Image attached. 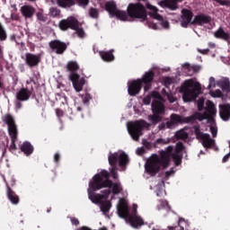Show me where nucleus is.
<instances>
[{
    "mask_svg": "<svg viewBox=\"0 0 230 230\" xmlns=\"http://www.w3.org/2000/svg\"><path fill=\"white\" fill-rule=\"evenodd\" d=\"M182 150H184V144H182V142H178L174 152L172 146H169L165 150L160 151V155H152L146 164L147 173L155 175L156 173H159L161 168L166 170V168L170 166L171 158H172L175 166H180L182 163Z\"/></svg>",
    "mask_w": 230,
    "mask_h": 230,
    "instance_id": "1",
    "label": "nucleus"
},
{
    "mask_svg": "<svg viewBox=\"0 0 230 230\" xmlns=\"http://www.w3.org/2000/svg\"><path fill=\"white\" fill-rule=\"evenodd\" d=\"M151 108L153 114L147 116L150 123L145 119H139L128 125V131L133 141H139V138L143 136L144 128H150L152 125L155 127V125L163 121V118L166 114L164 103L161 101L154 100Z\"/></svg>",
    "mask_w": 230,
    "mask_h": 230,
    "instance_id": "2",
    "label": "nucleus"
},
{
    "mask_svg": "<svg viewBox=\"0 0 230 230\" xmlns=\"http://www.w3.org/2000/svg\"><path fill=\"white\" fill-rule=\"evenodd\" d=\"M111 173L107 170H102L99 173L93 177V181H90V188L93 191H98L102 188H111L113 195H119L123 191L120 182H112L110 180Z\"/></svg>",
    "mask_w": 230,
    "mask_h": 230,
    "instance_id": "3",
    "label": "nucleus"
},
{
    "mask_svg": "<svg viewBox=\"0 0 230 230\" xmlns=\"http://www.w3.org/2000/svg\"><path fill=\"white\" fill-rule=\"evenodd\" d=\"M201 91L202 86L199 83L193 81V79L186 80L180 87V93L183 94V102H193L197 100Z\"/></svg>",
    "mask_w": 230,
    "mask_h": 230,
    "instance_id": "4",
    "label": "nucleus"
},
{
    "mask_svg": "<svg viewBox=\"0 0 230 230\" xmlns=\"http://www.w3.org/2000/svg\"><path fill=\"white\" fill-rule=\"evenodd\" d=\"M205 112L200 113L199 111L194 112L192 115L189 117H183V123H195L198 121H202L204 119H213L214 116H217V108L215 107V103L213 102L208 100L206 102Z\"/></svg>",
    "mask_w": 230,
    "mask_h": 230,
    "instance_id": "5",
    "label": "nucleus"
},
{
    "mask_svg": "<svg viewBox=\"0 0 230 230\" xmlns=\"http://www.w3.org/2000/svg\"><path fill=\"white\" fill-rule=\"evenodd\" d=\"M108 161L111 166L109 173L115 181H118V163L119 166L124 168L128 164V155L125 153H113L109 155Z\"/></svg>",
    "mask_w": 230,
    "mask_h": 230,
    "instance_id": "6",
    "label": "nucleus"
},
{
    "mask_svg": "<svg viewBox=\"0 0 230 230\" xmlns=\"http://www.w3.org/2000/svg\"><path fill=\"white\" fill-rule=\"evenodd\" d=\"M118 215L120 218H125L128 224H130L131 227L137 229V227H141V226H145V221L141 217L137 215H130L128 212V206L122 202L120 206L118 208Z\"/></svg>",
    "mask_w": 230,
    "mask_h": 230,
    "instance_id": "7",
    "label": "nucleus"
},
{
    "mask_svg": "<svg viewBox=\"0 0 230 230\" xmlns=\"http://www.w3.org/2000/svg\"><path fill=\"white\" fill-rule=\"evenodd\" d=\"M3 121L7 125L8 127V134L11 137V146L9 150H17V146L15 143H17L19 131L17 130V124H15V119H13V116L12 114L7 113L3 117Z\"/></svg>",
    "mask_w": 230,
    "mask_h": 230,
    "instance_id": "8",
    "label": "nucleus"
},
{
    "mask_svg": "<svg viewBox=\"0 0 230 230\" xmlns=\"http://www.w3.org/2000/svg\"><path fill=\"white\" fill-rule=\"evenodd\" d=\"M127 15L131 19H141V21H146V9L141 3H131L128 5Z\"/></svg>",
    "mask_w": 230,
    "mask_h": 230,
    "instance_id": "9",
    "label": "nucleus"
},
{
    "mask_svg": "<svg viewBox=\"0 0 230 230\" xmlns=\"http://www.w3.org/2000/svg\"><path fill=\"white\" fill-rule=\"evenodd\" d=\"M105 10L111 17H117L119 21H128V15L127 12L118 9L115 1H109L105 3Z\"/></svg>",
    "mask_w": 230,
    "mask_h": 230,
    "instance_id": "10",
    "label": "nucleus"
},
{
    "mask_svg": "<svg viewBox=\"0 0 230 230\" xmlns=\"http://www.w3.org/2000/svg\"><path fill=\"white\" fill-rule=\"evenodd\" d=\"M192 128L197 139H201L203 146L205 148H211L213 145V139H211V136L208 133H203L200 131V125L193 126Z\"/></svg>",
    "mask_w": 230,
    "mask_h": 230,
    "instance_id": "11",
    "label": "nucleus"
},
{
    "mask_svg": "<svg viewBox=\"0 0 230 230\" xmlns=\"http://www.w3.org/2000/svg\"><path fill=\"white\" fill-rule=\"evenodd\" d=\"M31 97V92L27 88H21L16 93V102H14V107L16 111H21L22 109V102H28Z\"/></svg>",
    "mask_w": 230,
    "mask_h": 230,
    "instance_id": "12",
    "label": "nucleus"
},
{
    "mask_svg": "<svg viewBox=\"0 0 230 230\" xmlns=\"http://www.w3.org/2000/svg\"><path fill=\"white\" fill-rule=\"evenodd\" d=\"M80 22L75 16H69L67 19H63L58 23V28L62 31H66V30H76L78 28Z\"/></svg>",
    "mask_w": 230,
    "mask_h": 230,
    "instance_id": "13",
    "label": "nucleus"
},
{
    "mask_svg": "<svg viewBox=\"0 0 230 230\" xmlns=\"http://www.w3.org/2000/svg\"><path fill=\"white\" fill-rule=\"evenodd\" d=\"M80 22L75 16H69L67 19H63L58 23V28L62 31H66V30H76L78 28Z\"/></svg>",
    "mask_w": 230,
    "mask_h": 230,
    "instance_id": "14",
    "label": "nucleus"
},
{
    "mask_svg": "<svg viewBox=\"0 0 230 230\" xmlns=\"http://www.w3.org/2000/svg\"><path fill=\"white\" fill-rule=\"evenodd\" d=\"M42 57L40 54H33V53H26L25 54V64L30 67L31 69L33 67H39V65L41 62Z\"/></svg>",
    "mask_w": 230,
    "mask_h": 230,
    "instance_id": "15",
    "label": "nucleus"
},
{
    "mask_svg": "<svg viewBox=\"0 0 230 230\" xmlns=\"http://www.w3.org/2000/svg\"><path fill=\"white\" fill-rule=\"evenodd\" d=\"M69 80L72 82L73 87L76 93H80V91L84 89V85H85V78H80V75L76 73H70Z\"/></svg>",
    "mask_w": 230,
    "mask_h": 230,
    "instance_id": "16",
    "label": "nucleus"
},
{
    "mask_svg": "<svg viewBox=\"0 0 230 230\" xmlns=\"http://www.w3.org/2000/svg\"><path fill=\"white\" fill-rule=\"evenodd\" d=\"M154 78H155V73L154 70H150L146 72L141 79H138L140 84H144V91H150Z\"/></svg>",
    "mask_w": 230,
    "mask_h": 230,
    "instance_id": "17",
    "label": "nucleus"
},
{
    "mask_svg": "<svg viewBox=\"0 0 230 230\" xmlns=\"http://www.w3.org/2000/svg\"><path fill=\"white\" fill-rule=\"evenodd\" d=\"M49 46L57 55H64L66 49H67V45L58 40H51L49 43Z\"/></svg>",
    "mask_w": 230,
    "mask_h": 230,
    "instance_id": "18",
    "label": "nucleus"
},
{
    "mask_svg": "<svg viewBox=\"0 0 230 230\" xmlns=\"http://www.w3.org/2000/svg\"><path fill=\"white\" fill-rule=\"evenodd\" d=\"M143 88V84L137 79L131 82L128 86V93L129 96H136L141 93V89Z\"/></svg>",
    "mask_w": 230,
    "mask_h": 230,
    "instance_id": "19",
    "label": "nucleus"
},
{
    "mask_svg": "<svg viewBox=\"0 0 230 230\" xmlns=\"http://www.w3.org/2000/svg\"><path fill=\"white\" fill-rule=\"evenodd\" d=\"M209 22H211V16L200 13L194 17L191 24L197 26H204V24H209Z\"/></svg>",
    "mask_w": 230,
    "mask_h": 230,
    "instance_id": "20",
    "label": "nucleus"
},
{
    "mask_svg": "<svg viewBox=\"0 0 230 230\" xmlns=\"http://www.w3.org/2000/svg\"><path fill=\"white\" fill-rule=\"evenodd\" d=\"M193 13L190 10L183 9L181 10V27L188 28L189 24H191L193 21Z\"/></svg>",
    "mask_w": 230,
    "mask_h": 230,
    "instance_id": "21",
    "label": "nucleus"
},
{
    "mask_svg": "<svg viewBox=\"0 0 230 230\" xmlns=\"http://www.w3.org/2000/svg\"><path fill=\"white\" fill-rule=\"evenodd\" d=\"M6 197L8 200L11 201V204H13L14 206H17L19 202H21V199L19 198V195L10 188V185H6Z\"/></svg>",
    "mask_w": 230,
    "mask_h": 230,
    "instance_id": "22",
    "label": "nucleus"
},
{
    "mask_svg": "<svg viewBox=\"0 0 230 230\" xmlns=\"http://www.w3.org/2000/svg\"><path fill=\"white\" fill-rule=\"evenodd\" d=\"M94 190L91 188V182H89V189H88V197L89 199L93 202V204H100L102 202V199H104V196L102 194H94Z\"/></svg>",
    "mask_w": 230,
    "mask_h": 230,
    "instance_id": "23",
    "label": "nucleus"
},
{
    "mask_svg": "<svg viewBox=\"0 0 230 230\" xmlns=\"http://www.w3.org/2000/svg\"><path fill=\"white\" fill-rule=\"evenodd\" d=\"M219 116L223 121H229L230 119V104H223L219 106Z\"/></svg>",
    "mask_w": 230,
    "mask_h": 230,
    "instance_id": "24",
    "label": "nucleus"
},
{
    "mask_svg": "<svg viewBox=\"0 0 230 230\" xmlns=\"http://www.w3.org/2000/svg\"><path fill=\"white\" fill-rule=\"evenodd\" d=\"M20 150L26 155L27 157L33 154L35 148L33 147V145L30 143L29 141L23 142L22 145H20Z\"/></svg>",
    "mask_w": 230,
    "mask_h": 230,
    "instance_id": "25",
    "label": "nucleus"
},
{
    "mask_svg": "<svg viewBox=\"0 0 230 230\" xmlns=\"http://www.w3.org/2000/svg\"><path fill=\"white\" fill-rule=\"evenodd\" d=\"M21 13L25 19H31V17L35 15V7L31 5H23L21 7Z\"/></svg>",
    "mask_w": 230,
    "mask_h": 230,
    "instance_id": "26",
    "label": "nucleus"
},
{
    "mask_svg": "<svg viewBox=\"0 0 230 230\" xmlns=\"http://www.w3.org/2000/svg\"><path fill=\"white\" fill-rule=\"evenodd\" d=\"M182 67L188 75V76H193L196 73H199L200 71V66H190V63H184L182 65Z\"/></svg>",
    "mask_w": 230,
    "mask_h": 230,
    "instance_id": "27",
    "label": "nucleus"
},
{
    "mask_svg": "<svg viewBox=\"0 0 230 230\" xmlns=\"http://www.w3.org/2000/svg\"><path fill=\"white\" fill-rule=\"evenodd\" d=\"M146 8L150 11L149 15H151L153 19H155L156 21L160 22L163 21V17L161 16V14L157 13V7L152 5L150 3H146Z\"/></svg>",
    "mask_w": 230,
    "mask_h": 230,
    "instance_id": "28",
    "label": "nucleus"
},
{
    "mask_svg": "<svg viewBox=\"0 0 230 230\" xmlns=\"http://www.w3.org/2000/svg\"><path fill=\"white\" fill-rule=\"evenodd\" d=\"M184 0H164L160 2V6L164 8H170V10L177 9V3H182Z\"/></svg>",
    "mask_w": 230,
    "mask_h": 230,
    "instance_id": "29",
    "label": "nucleus"
},
{
    "mask_svg": "<svg viewBox=\"0 0 230 230\" xmlns=\"http://www.w3.org/2000/svg\"><path fill=\"white\" fill-rule=\"evenodd\" d=\"M112 53H114L113 49L110 51H100L99 55L104 62H112L114 60V54Z\"/></svg>",
    "mask_w": 230,
    "mask_h": 230,
    "instance_id": "30",
    "label": "nucleus"
},
{
    "mask_svg": "<svg viewBox=\"0 0 230 230\" xmlns=\"http://www.w3.org/2000/svg\"><path fill=\"white\" fill-rule=\"evenodd\" d=\"M217 85L222 89V91H224V93H229L230 91L229 78L221 79L220 81H218Z\"/></svg>",
    "mask_w": 230,
    "mask_h": 230,
    "instance_id": "31",
    "label": "nucleus"
},
{
    "mask_svg": "<svg viewBox=\"0 0 230 230\" xmlns=\"http://www.w3.org/2000/svg\"><path fill=\"white\" fill-rule=\"evenodd\" d=\"M214 37H216V39H223V40H227L229 39V33L224 31V29L219 28L214 33Z\"/></svg>",
    "mask_w": 230,
    "mask_h": 230,
    "instance_id": "32",
    "label": "nucleus"
},
{
    "mask_svg": "<svg viewBox=\"0 0 230 230\" xmlns=\"http://www.w3.org/2000/svg\"><path fill=\"white\" fill-rule=\"evenodd\" d=\"M58 4L61 8L75 6V0H58Z\"/></svg>",
    "mask_w": 230,
    "mask_h": 230,
    "instance_id": "33",
    "label": "nucleus"
},
{
    "mask_svg": "<svg viewBox=\"0 0 230 230\" xmlns=\"http://www.w3.org/2000/svg\"><path fill=\"white\" fill-rule=\"evenodd\" d=\"M66 69L67 71H70V73H75V71H78L80 69V66L76 61H69L66 64Z\"/></svg>",
    "mask_w": 230,
    "mask_h": 230,
    "instance_id": "34",
    "label": "nucleus"
},
{
    "mask_svg": "<svg viewBox=\"0 0 230 230\" xmlns=\"http://www.w3.org/2000/svg\"><path fill=\"white\" fill-rule=\"evenodd\" d=\"M111 206L112 204L111 203V201H102L101 203V211H102V213H109V211H111Z\"/></svg>",
    "mask_w": 230,
    "mask_h": 230,
    "instance_id": "35",
    "label": "nucleus"
},
{
    "mask_svg": "<svg viewBox=\"0 0 230 230\" xmlns=\"http://www.w3.org/2000/svg\"><path fill=\"white\" fill-rule=\"evenodd\" d=\"M171 119L176 126L179 125V123H184V117H181V115L175 113L171 115Z\"/></svg>",
    "mask_w": 230,
    "mask_h": 230,
    "instance_id": "36",
    "label": "nucleus"
},
{
    "mask_svg": "<svg viewBox=\"0 0 230 230\" xmlns=\"http://www.w3.org/2000/svg\"><path fill=\"white\" fill-rule=\"evenodd\" d=\"M176 139L186 140L189 137L188 132L184 131V129H181L175 133Z\"/></svg>",
    "mask_w": 230,
    "mask_h": 230,
    "instance_id": "37",
    "label": "nucleus"
},
{
    "mask_svg": "<svg viewBox=\"0 0 230 230\" xmlns=\"http://www.w3.org/2000/svg\"><path fill=\"white\" fill-rule=\"evenodd\" d=\"M169 143H170V138H168L167 140L164 138H158L155 140V142H154L153 146L154 148H157L159 145L164 146V145H168Z\"/></svg>",
    "mask_w": 230,
    "mask_h": 230,
    "instance_id": "38",
    "label": "nucleus"
},
{
    "mask_svg": "<svg viewBox=\"0 0 230 230\" xmlns=\"http://www.w3.org/2000/svg\"><path fill=\"white\" fill-rule=\"evenodd\" d=\"M89 15L92 17V19H98V17H100V12L98 9L92 7L89 10Z\"/></svg>",
    "mask_w": 230,
    "mask_h": 230,
    "instance_id": "39",
    "label": "nucleus"
},
{
    "mask_svg": "<svg viewBox=\"0 0 230 230\" xmlns=\"http://www.w3.org/2000/svg\"><path fill=\"white\" fill-rule=\"evenodd\" d=\"M6 39H8L6 31L4 30V27H3V24L0 23V40L4 42V40H6Z\"/></svg>",
    "mask_w": 230,
    "mask_h": 230,
    "instance_id": "40",
    "label": "nucleus"
},
{
    "mask_svg": "<svg viewBox=\"0 0 230 230\" xmlns=\"http://www.w3.org/2000/svg\"><path fill=\"white\" fill-rule=\"evenodd\" d=\"M74 31H76L77 37H79V39H84L85 37V31L83 28H80V23H77V28L74 29Z\"/></svg>",
    "mask_w": 230,
    "mask_h": 230,
    "instance_id": "41",
    "label": "nucleus"
},
{
    "mask_svg": "<svg viewBox=\"0 0 230 230\" xmlns=\"http://www.w3.org/2000/svg\"><path fill=\"white\" fill-rule=\"evenodd\" d=\"M204 102L205 100L203 97H200L198 101H196L198 111H204Z\"/></svg>",
    "mask_w": 230,
    "mask_h": 230,
    "instance_id": "42",
    "label": "nucleus"
},
{
    "mask_svg": "<svg viewBox=\"0 0 230 230\" xmlns=\"http://www.w3.org/2000/svg\"><path fill=\"white\" fill-rule=\"evenodd\" d=\"M49 13L52 17H58L60 15V11L57 7H51Z\"/></svg>",
    "mask_w": 230,
    "mask_h": 230,
    "instance_id": "43",
    "label": "nucleus"
},
{
    "mask_svg": "<svg viewBox=\"0 0 230 230\" xmlns=\"http://www.w3.org/2000/svg\"><path fill=\"white\" fill-rule=\"evenodd\" d=\"M37 19L38 21H40L41 22H46V21H48V17H46V15H44V13L39 12L37 13Z\"/></svg>",
    "mask_w": 230,
    "mask_h": 230,
    "instance_id": "44",
    "label": "nucleus"
},
{
    "mask_svg": "<svg viewBox=\"0 0 230 230\" xmlns=\"http://www.w3.org/2000/svg\"><path fill=\"white\" fill-rule=\"evenodd\" d=\"M172 84H173V78L172 77L164 78V85H165V87H168V85H172Z\"/></svg>",
    "mask_w": 230,
    "mask_h": 230,
    "instance_id": "45",
    "label": "nucleus"
},
{
    "mask_svg": "<svg viewBox=\"0 0 230 230\" xmlns=\"http://www.w3.org/2000/svg\"><path fill=\"white\" fill-rule=\"evenodd\" d=\"M216 3H218V4H221V6H230V1L229 0H214Z\"/></svg>",
    "mask_w": 230,
    "mask_h": 230,
    "instance_id": "46",
    "label": "nucleus"
},
{
    "mask_svg": "<svg viewBox=\"0 0 230 230\" xmlns=\"http://www.w3.org/2000/svg\"><path fill=\"white\" fill-rule=\"evenodd\" d=\"M150 96L151 98H155L156 100H158V102H161V100H163V97L161 96V93H159V92H152Z\"/></svg>",
    "mask_w": 230,
    "mask_h": 230,
    "instance_id": "47",
    "label": "nucleus"
},
{
    "mask_svg": "<svg viewBox=\"0 0 230 230\" xmlns=\"http://www.w3.org/2000/svg\"><path fill=\"white\" fill-rule=\"evenodd\" d=\"M143 103L144 105H150V103H152V96L151 95H147L143 99Z\"/></svg>",
    "mask_w": 230,
    "mask_h": 230,
    "instance_id": "48",
    "label": "nucleus"
},
{
    "mask_svg": "<svg viewBox=\"0 0 230 230\" xmlns=\"http://www.w3.org/2000/svg\"><path fill=\"white\" fill-rule=\"evenodd\" d=\"M160 24L165 30H168V28H170V22H168V21L164 20V18H163V20L160 21Z\"/></svg>",
    "mask_w": 230,
    "mask_h": 230,
    "instance_id": "49",
    "label": "nucleus"
},
{
    "mask_svg": "<svg viewBox=\"0 0 230 230\" xmlns=\"http://www.w3.org/2000/svg\"><path fill=\"white\" fill-rule=\"evenodd\" d=\"M211 87H217V84L215 83V77H210L209 78V84L208 85V89H211Z\"/></svg>",
    "mask_w": 230,
    "mask_h": 230,
    "instance_id": "50",
    "label": "nucleus"
},
{
    "mask_svg": "<svg viewBox=\"0 0 230 230\" xmlns=\"http://www.w3.org/2000/svg\"><path fill=\"white\" fill-rule=\"evenodd\" d=\"M79 6H87L89 0H75Z\"/></svg>",
    "mask_w": 230,
    "mask_h": 230,
    "instance_id": "51",
    "label": "nucleus"
},
{
    "mask_svg": "<svg viewBox=\"0 0 230 230\" xmlns=\"http://www.w3.org/2000/svg\"><path fill=\"white\" fill-rule=\"evenodd\" d=\"M165 124L167 128H175V127H177L176 124L172 122V119L168 120Z\"/></svg>",
    "mask_w": 230,
    "mask_h": 230,
    "instance_id": "52",
    "label": "nucleus"
},
{
    "mask_svg": "<svg viewBox=\"0 0 230 230\" xmlns=\"http://www.w3.org/2000/svg\"><path fill=\"white\" fill-rule=\"evenodd\" d=\"M72 226H80V221L76 217H70Z\"/></svg>",
    "mask_w": 230,
    "mask_h": 230,
    "instance_id": "53",
    "label": "nucleus"
},
{
    "mask_svg": "<svg viewBox=\"0 0 230 230\" xmlns=\"http://www.w3.org/2000/svg\"><path fill=\"white\" fill-rule=\"evenodd\" d=\"M210 132L212 134V137H217V128L211 126L210 127Z\"/></svg>",
    "mask_w": 230,
    "mask_h": 230,
    "instance_id": "54",
    "label": "nucleus"
},
{
    "mask_svg": "<svg viewBox=\"0 0 230 230\" xmlns=\"http://www.w3.org/2000/svg\"><path fill=\"white\" fill-rule=\"evenodd\" d=\"M167 99L170 102V103H174V102L177 100L175 97H173V94L169 93L167 95Z\"/></svg>",
    "mask_w": 230,
    "mask_h": 230,
    "instance_id": "55",
    "label": "nucleus"
},
{
    "mask_svg": "<svg viewBox=\"0 0 230 230\" xmlns=\"http://www.w3.org/2000/svg\"><path fill=\"white\" fill-rule=\"evenodd\" d=\"M147 25L149 28H151L152 30H159V28L157 27V25L152 22H148Z\"/></svg>",
    "mask_w": 230,
    "mask_h": 230,
    "instance_id": "56",
    "label": "nucleus"
},
{
    "mask_svg": "<svg viewBox=\"0 0 230 230\" xmlns=\"http://www.w3.org/2000/svg\"><path fill=\"white\" fill-rule=\"evenodd\" d=\"M137 155H143V154H145V147H138L137 149Z\"/></svg>",
    "mask_w": 230,
    "mask_h": 230,
    "instance_id": "57",
    "label": "nucleus"
},
{
    "mask_svg": "<svg viewBox=\"0 0 230 230\" xmlns=\"http://www.w3.org/2000/svg\"><path fill=\"white\" fill-rule=\"evenodd\" d=\"M143 145H144V146H145L146 148H148V149L152 148V143H151V142H148V141L145 140V141L143 142Z\"/></svg>",
    "mask_w": 230,
    "mask_h": 230,
    "instance_id": "58",
    "label": "nucleus"
},
{
    "mask_svg": "<svg viewBox=\"0 0 230 230\" xmlns=\"http://www.w3.org/2000/svg\"><path fill=\"white\" fill-rule=\"evenodd\" d=\"M60 162V154L56 153L54 155V163H59Z\"/></svg>",
    "mask_w": 230,
    "mask_h": 230,
    "instance_id": "59",
    "label": "nucleus"
},
{
    "mask_svg": "<svg viewBox=\"0 0 230 230\" xmlns=\"http://www.w3.org/2000/svg\"><path fill=\"white\" fill-rule=\"evenodd\" d=\"M230 159V152L228 154H226L223 159H222V163H227V161H229Z\"/></svg>",
    "mask_w": 230,
    "mask_h": 230,
    "instance_id": "60",
    "label": "nucleus"
},
{
    "mask_svg": "<svg viewBox=\"0 0 230 230\" xmlns=\"http://www.w3.org/2000/svg\"><path fill=\"white\" fill-rule=\"evenodd\" d=\"M90 101H91V94L86 93V94L84 95V103H88V102H90Z\"/></svg>",
    "mask_w": 230,
    "mask_h": 230,
    "instance_id": "61",
    "label": "nucleus"
},
{
    "mask_svg": "<svg viewBox=\"0 0 230 230\" xmlns=\"http://www.w3.org/2000/svg\"><path fill=\"white\" fill-rule=\"evenodd\" d=\"M56 114H57V116H58V118H60V117L64 116V111L60 109H57Z\"/></svg>",
    "mask_w": 230,
    "mask_h": 230,
    "instance_id": "62",
    "label": "nucleus"
},
{
    "mask_svg": "<svg viewBox=\"0 0 230 230\" xmlns=\"http://www.w3.org/2000/svg\"><path fill=\"white\" fill-rule=\"evenodd\" d=\"M11 19H12L13 21H19V14H17V13H12V14H11Z\"/></svg>",
    "mask_w": 230,
    "mask_h": 230,
    "instance_id": "63",
    "label": "nucleus"
},
{
    "mask_svg": "<svg viewBox=\"0 0 230 230\" xmlns=\"http://www.w3.org/2000/svg\"><path fill=\"white\" fill-rule=\"evenodd\" d=\"M164 128H166V123L162 122V123L158 126V130H164Z\"/></svg>",
    "mask_w": 230,
    "mask_h": 230,
    "instance_id": "64",
    "label": "nucleus"
}]
</instances>
